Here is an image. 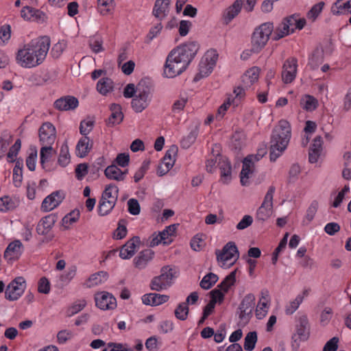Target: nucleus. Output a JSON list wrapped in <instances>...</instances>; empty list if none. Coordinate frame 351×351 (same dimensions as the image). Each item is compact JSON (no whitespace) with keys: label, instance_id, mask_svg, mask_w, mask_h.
<instances>
[{"label":"nucleus","instance_id":"50","mask_svg":"<svg viewBox=\"0 0 351 351\" xmlns=\"http://www.w3.org/2000/svg\"><path fill=\"white\" fill-rule=\"evenodd\" d=\"M126 220L125 219H120L118 223V227L115 230L114 233V238L117 240L123 239L127 234V228H126Z\"/></svg>","mask_w":351,"mask_h":351},{"label":"nucleus","instance_id":"51","mask_svg":"<svg viewBox=\"0 0 351 351\" xmlns=\"http://www.w3.org/2000/svg\"><path fill=\"white\" fill-rule=\"evenodd\" d=\"M103 43L101 38H94L89 40L88 45L93 52L97 53L104 51Z\"/></svg>","mask_w":351,"mask_h":351},{"label":"nucleus","instance_id":"55","mask_svg":"<svg viewBox=\"0 0 351 351\" xmlns=\"http://www.w3.org/2000/svg\"><path fill=\"white\" fill-rule=\"evenodd\" d=\"M303 301V296L298 295L296 298L290 302L289 305L286 307L285 311L288 315L293 314L299 307L300 304Z\"/></svg>","mask_w":351,"mask_h":351},{"label":"nucleus","instance_id":"34","mask_svg":"<svg viewBox=\"0 0 351 351\" xmlns=\"http://www.w3.org/2000/svg\"><path fill=\"white\" fill-rule=\"evenodd\" d=\"M324 62V50L321 48H316L311 58L309 60L308 65L312 69H316L319 65Z\"/></svg>","mask_w":351,"mask_h":351},{"label":"nucleus","instance_id":"6","mask_svg":"<svg viewBox=\"0 0 351 351\" xmlns=\"http://www.w3.org/2000/svg\"><path fill=\"white\" fill-rule=\"evenodd\" d=\"M175 277L173 269L169 266H164L160 269V275L155 276L151 281L150 288L156 291H160L169 287Z\"/></svg>","mask_w":351,"mask_h":351},{"label":"nucleus","instance_id":"32","mask_svg":"<svg viewBox=\"0 0 351 351\" xmlns=\"http://www.w3.org/2000/svg\"><path fill=\"white\" fill-rule=\"evenodd\" d=\"M21 16L25 20H29L32 17H35L38 20H43L45 14L38 10H35L31 7L25 6L21 11Z\"/></svg>","mask_w":351,"mask_h":351},{"label":"nucleus","instance_id":"42","mask_svg":"<svg viewBox=\"0 0 351 351\" xmlns=\"http://www.w3.org/2000/svg\"><path fill=\"white\" fill-rule=\"evenodd\" d=\"M189 313V308L186 303H180L175 309L174 314L176 317L181 321H184L187 319Z\"/></svg>","mask_w":351,"mask_h":351},{"label":"nucleus","instance_id":"14","mask_svg":"<svg viewBox=\"0 0 351 351\" xmlns=\"http://www.w3.org/2000/svg\"><path fill=\"white\" fill-rule=\"evenodd\" d=\"M64 199V195L60 191L53 192L46 197L41 205V209L45 212H48L57 207Z\"/></svg>","mask_w":351,"mask_h":351},{"label":"nucleus","instance_id":"38","mask_svg":"<svg viewBox=\"0 0 351 351\" xmlns=\"http://www.w3.org/2000/svg\"><path fill=\"white\" fill-rule=\"evenodd\" d=\"M300 105L307 111L314 110L317 106V100L313 96L306 95L300 100Z\"/></svg>","mask_w":351,"mask_h":351},{"label":"nucleus","instance_id":"12","mask_svg":"<svg viewBox=\"0 0 351 351\" xmlns=\"http://www.w3.org/2000/svg\"><path fill=\"white\" fill-rule=\"evenodd\" d=\"M255 306V296L252 293L247 294L242 300L239 309L240 310L239 318L241 320H249L252 316V311Z\"/></svg>","mask_w":351,"mask_h":351},{"label":"nucleus","instance_id":"53","mask_svg":"<svg viewBox=\"0 0 351 351\" xmlns=\"http://www.w3.org/2000/svg\"><path fill=\"white\" fill-rule=\"evenodd\" d=\"M301 173V167L298 163L293 164L289 171L288 182H295Z\"/></svg>","mask_w":351,"mask_h":351},{"label":"nucleus","instance_id":"31","mask_svg":"<svg viewBox=\"0 0 351 351\" xmlns=\"http://www.w3.org/2000/svg\"><path fill=\"white\" fill-rule=\"evenodd\" d=\"M119 189L114 184H110L106 186L101 195V199L117 202L118 198Z\"/></svg>","mask_w":351,"mask_h":351},{"label":"nucleus","instance_id":"8","mask_svg":"<svg viewBox=\"0 0 351 351\" xmlns=\"http://www.w3.org/2000/svg\"><path fill=\"white\" fill-rule=\"evenodd\" d=\"M26 281L22 276L12 280L7 286L5 291V298L9 301H16L23 294L26 289Z\"/></svg>","mask_w":351,"mask_h":351},{"label":"nucleus","instance_id":"26","mask_svg":"<svg viewBox=\"0 0 351 351\" xmlns=\"http://www.w3.org/2000/svg\"><path fill=\"white\" fill-rule=\"evenodd\" d=\"M330 11L333 15L351 14V0H337L332 5Z\"/></svg>","mask_w":351,"mask_h":351},{"label":"nucleus","instance_id":"60","mask_svg":"<svg viewBox=\"0 0 351 351\" xmlns=\"http://www.w3.org/2000/svg\"><path fill=\"white\" fill-rule=\"evenodd\" d=\"M318 202L316 201V200H314L312 202V203L311 204V205L309 206V207L307 209V211H306V219L308 221H311L317 211V209H318Z\"/></svg>","mask_w":351,"mask_h":351},{"label":"nucleus","instance_id":"27","mask_svg":"<svg viewBox=\"0 0 351 351\" xmlns=\"http://www.w3.org/2000/svg\"><path fill=\"white\" fill-rule=\"evenodd\" d=\"M93 145V142L87 136L82 137L76 145L77 156L84 158L88 155Z\"/></svg>","mask_w":351,"mask_h":351},{"label":"nucleus","instance_id":"59","mask_svg":"<svg viewBox=\"0 0 351 351\" xmlns=\"http://www.w3.org/2000/svg\"><path fill=\"white\" fill-rule=\"evenodd\" d=\"M94 125L93 121H82L80 125V134L84 136H86L92 130Z\"/></svg>","mask_w":351,"mask_h":351},{"label":"nucleus","instance_id":"16","mask_svg":"<svg viewBox=\"0 0 351 351\" xmlns=\"http://www.w3.org/2000/svg\"><path fill=\"white\" fill-rule=\"evenodd\" d=\"M79 104L78 99L73 96H64L58 99L54 102L55 108L59 110H73L75 109Z\"/></svg>","mask_w":351,"mask_h":351},{"label":"nucleus","instance_id":"4","mask_svg":"<svg viewBox=\"0 0 351 351\" xmlns=\"http://www.w3.org/2000/svg\"><path fill=\"white\" fill-rule=\"evenodd\" d=\"M273 31L272 23H264L257 27L252 36L251 51L254 53H258L267 43Z\"/></svg>","mask_w":351,"mask_h":351},{"label":"nucleus","instance_id":"15","mask_svg":"<svg viewBox=\"0 0 351 351\" xmlns=\"http://www.w3.org/2000/svg\"><path fill=\"white\" fill-rule=\"evenodd\" d=\"M140 243L141 239L139 237H133L121 247L119 256L122 259H129L132 258L136 252V245L140 244Z\"/></svg>","mask_w":351,"mask_h":351},{"label":"nucleus","instance_id":"20","mask_svg":"<svg viewBox=\"0 0 351 351\" xmlns=\"http://www.w3.org/2000/svg\"><path fill=\"white\" fill-rule=\"evenodd\" d=\"M111 114L106 120V125L108 127H113L119 124L123 119V113L122 112L121 106L119 104H112L110 106Z\"/></svg>","mask_w":351,"mask_h":351},{"label":"nucleus","instance_id":"61","mask_svg":"<svg viewBox=\"0 0 351 351\" xmlns=\"http://www.w3.org/2000/svg\"><path fill=\"white\" fill-rule=\"evenodd\" d=\"M38 291L41 293L47 294L50 291V283L46 277L40 279L38 286Z\"/></svg>","mask_w":351,"mask_h":351},{"label":"nucleus","instance_id":"39","mask_svg":"<svg viewBox=\"0 0 351 351\" xmlns=\"http://www.w3.org/2000/svg\"><path fill=\"white\" fill-rule=\"evenodd\" d=\"M244 136L243 134L236 132L232 135L231 148L235 153H239L244 145Z\"/></svg>","mask_w":351,"mask_h":351},{"label":"nucleus","instance_id":"52","mask_svg":"<svg viewBox=\"0 0 351 351\" xmlns=\"http://www.w3.org/2000/svg\"><path fill=\"white\" fill-rule=\"evenodd\" d=\"M175 163V160H164V159L162 160L161 163L158 167L157 169V174L159 176H162L167 173L171 169V167L173 166Z\"/></svg>","mask_w":351,"mask_h":351},{"label":"nucleus","instance_id":"56","mask_svg":"<svg viewBox=\"0 0 351 351\" xmlns=\"http://www.w3.org/2000/svg\"><path fill=\"white\" fill-rule=\"evenodd\" d=\"M11 138L12 136L6 132L2 134L0 138V159L5 152L8 145L10 144V139Z\"/></svg>","mask_w":351,"mask_h":351},{"label":"nucleus","instance_id":"22","mask_svg":"<svg viewBox=\"0 0 351 351\" xmlns=\"http://www.w3.org/2000/svg\"><path fill=\"white\" fill-rule=\"evenodd\" d=\"M23 245L19 240L11 242L4 252V257L10 260L17 259L23 252Z\"/></svg>","mask_w":351,"mask_h":351},{"label":"nucleus","instance_id":"24","mask_svg":"<svg viewBox=\"0 0 351 351\" xmlns=\"http://www.w3.org/2000/svg\"><path fill=\"white\" fill-rule=\"evenodd\" d=\"M154 252L151 249H146L141 251L134 259L135 267L139 269H144L147 263L152 260Z\"/></svg>","mask_w":351,"mask_h":351},{"label":"nucleus","instance_id":"9","mask_svg":"<svg viewBox=\"0 0 351 351\" xmlns=\"http://www.w3.org/2000/svg\"><path fill=\"white\" fill-rule=\"evenodd\" d=\"M39 140L43 147H52L56 138V130L50 122L44 123L39 128Z\"/></svg>","mask_w":351,"mask_h":351},{"label":"nucleus","instance_id":"5","mask_svg":"<svg viewBox=\"0 0 351 351\" xmlns=\"http://www.w3.org/2000/svg\"><path fill=\"white\" fill-rule=\"evenodd\" d=\"M151 101V88L145 81L141 80L137 84V94L132 100V109L137 113L143 112Z\"/></svg>","mask_w":351,"mask_h":351},{"label":"nucleus","instance_id":"7","mask_svg":"<svg viewBox=\"0 0 351 351\" xmlns=\"http://www.w3.org/2000/svg\"><path fill=\"white\" fill-rule=\"evenodd\" d=\"M276 188L270 186L265 195L264 200L261 206L258 208L256 218L258 221H265L267 220L273 213V198Z\"/></svg>","mask_w":351,"mask_h":351},{"label":"nucleus","instance_id":"2","mask_svg":"<svg viewBox=\"0 0 351 351\" xmlns=\"http://www.w3.org/2000/svg\"><path fill=\"white\" fill-rule=\"evenodd\" d=\"M50 47V38L43 36L32 40L16 53L17 63L24 68H32L40 64L45 59Z\"/></svg>","mask_w":351,"mask_h":351},{"label":"nucleus","instance_id":"64","mask_svg":"<svg viewBox=\"0 0 351 351\" xmlns=\"http://www.w3.org/2000/svg\"><path fill=\"white\" fill-rule=\"evenodd\" d=\"M116 162L122 167H125L129 165L130 156L128 153H121L117 156L115 159Z\"/></svg>","mask_w":351,"mask_h":351},{"label":"nucleus","instance_id":"48","mask_svg":"<svg viewBox=\"0 0 351 351\" xmlns=\"http://www.w3.org/2000/svg\"><path fill=\"white\" fill-rule=\"evenodd\" d=\"M70 162V155L67 145L61 147L58 162L62 167L66 166Z\"/></svg>","mask_w":351,"mask_h":351},{"label":"nucleus","instance_id":"54","mask_svg":"<svg viewBox=\"0 0 351 351\" xmlns=\"http://www.w3.org/2000/svg\"><path fill=\"white\" fill-rule=\"evenodd\" d=\"M79 217H80V212L78 210H77V211L73 210V211L69 213V214H67L66 215H65L62 218V225L64 227L68 228L69 225H71L73 223L76 222L78 220Z\"/></svg>","mask_w":351,"mask_h":351},{"label":"nucleus","instance_id":"28","mask_svg":"<svg viewBox=\"0 0 351 351\" xmlns=\"http://www.w3.org/2000/svg\"><path fill=\"white\" fill-rule=\"evenodd\" d=\"M19 198L5 195L0 198V211L5 213L13 210L19 206Z\"/></svg>","mask_w":351,"mask_h":351},{"label":"nucleus","instance_id":"23","mask_svg":"<svg viewBox=\"0 0 351 351\" xmlns=\"http://www.w3.org/2000/svg\"><path fill=\"white\" fill-rule=\"evenodd\" d=\"M243 6L242 0H236L230 6L226 8L223 14L224 23L228 25L241 12Z\"/></svg>","mask_w":351,"mask_h":351},{"label":"nucleus","instance_id":"19","mask_svg":"<svg viewBox=\"0 0 351 351\" xmlns=\"http://www.w3.org/2000/svg\"><path fill=\"white\" fill-rule=\"evenodd\" d=\"M254 171V163L247 157H245L243 161V167L240 173L241 184L243 186L249 185V178Z\"/></svg>","mask_w":351,"mask_h":351},{"label":"nucleus","instance_id":"57","mask_svg":"<svg viewBox=\"0 0 351 351\" xmlns=\"http://www.w3.org/2000/svg\"><path fill=\"white\" fill-rule=\"evenodd\" d=\"M128 212L133 215H137L141 212V206L137 199H130L128 202Z\"/></svg>","mask_w":351,"mask_h":351},{"label":"nucleus","instance_id":"37","mask_svg":"<svg viewBox=\"0 0 351 351\" xmlns=\"http://www.w3.org/2000/svg\"><path fill=\"white\" fill-rule=\"evenodd\" d=\"M99 12L102 15H107L111 13L114 8V0H97Z\"/></svg>","mask_w":351,"mask_h":351},{"label":"nucleus","instance_id":"49","mask_svg":"<svg viewBox=\"0 0 351 351\" xmlns=\"http://www.w3.org/2000/svg\"><path fill=\"white\" fill-rule=\"evenodd\" d=\"M324 2L320 1L316 4H315L311 9L307 13V18L310 20H311L313 22L315 21L317 17L319 15V14L322 12L324 7Z\"/></svg>","mask_w":351,"mask_h":351},{"label":"nucleus","instance_id":"11","mask_svg":"<svg viewBox=\"0 0 351 351\" xmlns=\"http://www.w3.org/2000/svg\"><path fill=\"white\" fill-rule=\"evenodd\" d=\"M96 306L101 310H112L117 307V300L110 293L103 291L95 296Z\"/></svg>","mask_w":351,"mask_h":351},{"label":"nucleus","instance_id":"25","mask_svg":"<svg viewBox=\"0 0 351 351\" xmlns=\"http://www.w3.org/2000/svg\"><path fill=\"white\" fill-rule=\"evenodd\" d=\"M169 299V296L167 295L151 293L143 295L142 302L145 305L158 306L167 302Z\"/></svg>","mask_w":351,"mask_h":351},{"label":"nucleus","instance_id":"21","mask_svg":"<svg viewBox=\"0 0 351 351\" xmlns=\"http://www.w3.org/2000/svg\"><path fill=\"white\" fill-rule=\"evenodd\" d=\"M219 157L218 166L220 169L221 180L228 183L231 180L232 167L230 162L225 157L217 154Z\"/></svg>","mask_w":351,"mask_h":351},{"label":"nucleus","instance_id":"41","mask_svg":"<svg viewBox=\"0 0 351 351\" xmlns=\"http://www.w3.org/2000/svg\"><path fill=\"white\" fill-rule=\"evenodd\" d=\"M218 279L219 278L215 274L208 273L202 278L199 285L202 289L208 290L217 282Z\"/></svg>","mask_w":351,"mask_h":351},{"label":"nucleus","instance_id":"45","mask_svg":"<svg viewBox=\"0 0 351 351\" xmlns=\"http://www.w3.org/2000/svg\"><path fill=\"white\" fill-rule=\"evenodd\" d=\"M198 135V128L195 127L191 132L181 141V146L184 148H189L192 144H193L197 138Z\"/></svg>","mask_w":351,"mask_h":351},{"label":"nucleus","instance_id":"44","mask_svg":"<svg viewBox=\"0 0 351 351\" xmlns=\"http://www.w3.org/2000/svg\"><path fill=\"white\" fill-rule=\"evenodd\" d=\"M236 272L237 270L232 271L223 279V280L217 286V287L221 290H223L224 292H227L230 287L234 285L236 280Z\"/></svg>","mask_w":351,"mask_h":351},{"label":"nucleus","instance_id":"13","mask_svg":"<svg viewBox=\"0 0 351 351\" xmlns=\"http://www.w3.org/2000/svg\"><path fill=\"white\" fill-rule=\"evenodd\" d=\"M217 261L226 263L235 256L236 259L239 258V251L234 242L230 241L227 243L221 250H217L215 252Z\"/></svg>","mask_w":351,"mask_h":351},{"label":"nucleus","instance_id":"62","mask_svg":"<svg viewBox=\"0 0 351 351\" xmlns=\"http://www.w3.org/2000/svg\"><path fill=\"white\" fill-rule=\"evenodd\" d=\"M191 27L192 23L191 21L186 20H182L180 22V25L178 28L179 34L181 36H186Z\"/></svg>","mask_w":351,"mask_h":351},{"label":"nucleus","instance_id":"10","mask_svg":"<svg viewBox=\"0 0 351 351\" xmlns=\"http://www.w3.org/2000/svg\"><path fill=\"white\" fill-rule=\"evenodd\" d=\"M298 60L290 58L285 60L282 71V80L285 84L291 83L296 77Z\"/></svg>","mask_w":351,"mask_h":351},{"label":"nucleus","instance_id":"30","mask_svg":"<svg viewBox=\"0 0 351 351\" xmlns=\"http://www.w3.org/2000/svg\"><path fill=\"white\" fill-rule=\"evenodd\" d=\"M108 278L106 271H101L91 275L87 280V287H92L105 282Z\"/></svg>","mask_w":351,"mask_h":351},{"label":"nucleus","instance_id":"43","mask_svg":"<svg viewBox=\"0 0 351 351\" xmlns=\"http://www.w3.org/2000/svg\"><path fill=\"white\" fill-rule=\"evenodd\" d=\"M257 341V333L256 331H252L248 332L245 337L244 341V349L246 351H252L254 348L256 343Z\"/></svg>","mask_w":351,"mask_h":351},{"label":"nucleus","instance_id":"18","mask_svg":"<svg viewBox=\"0 0 351 351\" xmlns=\"http://www.w3.org/2000/svg\"><path fill=\"white\" fill-rule=\"evenodd\" d=\"M171 0H156L152 10L153 15L159 21L165 19L169 12Z\"/></svg>","mask_w":351,"mask_h":351},{"label":"nucleus","instance_id":"63","mask_svg":"<svg viewBox=\"0 0 351 351\" xmlns=\"http://www.w3.org/2000/svg\"><path fill=\"white\" fill-rule=\"evenodd\" d=\"M339 339L337 337H334L326 342L324 346L323 351H337Z\"/></svg>","mask_w":351,"mask_h":351},{"label":"nucleus","instance_id":"46","mask_svg":"<svg viewBox=\"0 0 351 351\" xmlns=\"http://www.w3.org/2000/svg\"><path fill=\"white\" fill-rule=\"evenodd\" d=\"M116 203L110 202L109 200L101 199L99 201V214L101 216L108 215L110 210L114 207Z\"/></svg>","mask_w":351,"mask_h":351},{"label":"nucleus","instance_id":"33","mask_svg":"<svg viewBox=\"0 0 351 351\" xmlns=\"http://www.w3.org/2000/svg\"><path fill=\"white\" fill-rule=\"evenodd\" d=\"M105 176L110 180L117 181L123 180V173L122 171L116 165L108 166L104 171Z\"/></svg>","mask_w":351,"mask_h":351},{"label":"nucleus","instance_id":"35","mask_svg":"<svg viewBox=\"0 0 351 351\" xmlns=\"http://www.w3.org/2000/svg\"><path fill=\"white\" fill-rule=\"evenodd\" d=\"M293 32L294 29H290L289 25H287V23L283 19L282 23L279 25V26L276 28V31L274 32L273 39L274 40H278L280 38L293 33Z\"/></svg>","mask_w":351,"mask_h":351},{"label":"nucleus","instance_id":"3","mask_svg":"<svg viewBox=\"0 0 351 351\" xmlns=\"http://www.w3.org/2000/svg\"><path fill=\"white\" fill-rule=\"evenodd\" d=\"M291 134L289 123L285 120H280L273 130L270 141L269 158L271 162L276 161L285 150L290 141Z\"/></svg>","mask_w":351,"mask_h":351},{"label":"nucleus","instance_id":"58","mask_svg":"<svg viewBox=\"0 0 351 351\" xmlns=\"http://www.w3.org/2000/svg\"><path fill=\"white\" fill-rule=\"evenodd\" d=\"M21 147V141L20 139H17L14 144L10 148V150L8 153V158H10L11 162H13L15 161L14 158L18 154V152H19Z\"/></svg>","mask_w":351,"mask_h":351},{"label":"nucleus","instance_id":"29","mask_svg":"<svg viewBox=\"0 0 351 351\" xmlns=\"http://www.w3.org/2000/svg\"><path fill=\"white\" fill-rule=\"evenodd\" d=\"M297 334L301 340H306L309 336V324L306 316H302L299 319L297 325Z\"/></svg>","mask_w":351,"mask_h":351},{"label":"nucleus","instance_id":"17","mask_svg":"<svg viewBox=\"0 0 351 351\" xmlns=\"http://www.w3.org/2000/svg\"><path fill=\"white\" fill-rule=\"evenodd\" d=\"M58 218V215L53 213L43 217L36 226L37 233L42 235L47 234L52 228Z\"/></svg>","mask_w":351,"mask_h":351},{"label":"nucleus","instance_id":"1","mask_svg":"<svg viewBox=\"0 0 351 351\" xmlns=\"http://www.w3.org/2000/svg\"><path fill=\"white\" fill-rule=\"evenodd\" d=\"M199 49V45L196 41H188L174 48L167 56L164 74L167 77L181 74L187 69Z\"/></svg>","mask_w":351,"mask_h":351},{"label":"nucleus","instance_id":"36","mask_svg":"<svg viewBox=\"0 0 351 351\" xmlns=\"http://www.w3.org/2000/svg\"><path fill=\"white\" fill-rule=\"evenodd\" d=\"M113 82L108 77H103L99 80L97 84V90L102 95H106L112 90Z\"/></svg>","mask_w":351,"mask_h":351},{"label":"nucleus","instance_id":"40","mask_svg":"<svg viewBox=\"0 0 351 351\" xmlns=\"http://www.w3.org/2000/svg\"><path fill=\"white\" fill-rule=\"evenodd\" d=\"M212 66L207 64V61L202 60L199 65V73H197L193 79L195 82H197L202 78L208 76L212 72Z\"/></svg>","mask_w":351,"mask_h":351},{"label":"nucleus","instance_id":"47","mask_svg":"<svg viewBox=\"0 0 351 351\" xmlns=\"http://www.w3.org/2000/svg\"><path fill=\"white\" fill-rule=\"evenodd\" d=\"M53 154H56V151L52 147H42L40 152V164L43 169H45V162L52 157Z\"/></svg>","mask_w":351,"mask_h":351}]
</instances>
